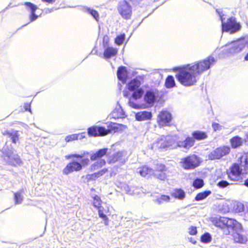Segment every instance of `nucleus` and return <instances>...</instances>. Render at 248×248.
<instances>
[{
  "label": "nucleus",
  "mask_w": 248,
  "mask_h": 248,
  "mask_svg": "<svg viewBox=\"0 0 248 248\" xmlns=\"http://www.w3.org/2000/svg\"><path fill=\"white\" fill-rule=\"evenodd\" d=\"M216 60L212 56H209L202 61L194 64H187L177 67L174 70L178 71L175 77L177 80L185 86H191L197 81V77L202 72L209 69L214 64Z\"/></svg>",
  "instance_id": "f257e3e1"
},
{
  "label": "nucleus",
  "mask_w": 248,
  "mask_h": 248,
  "mask_svg": "<svg viewBox=\"0 0 248 248\" xmlns=\"http://www.w3.org/2000/svg\"><path fill=\"white\" fill-rule=\"evenodd\" d=\"M242 167L244 168V173H248V155H242L240 157V165L235 163L230 167L229 171H227L229 179L235 184L242 182L243 173Z\"/></svg>",
  "instance_id": "f03ea898"
},
{
  "label": "nucleus",
  "mask_w": 248,
  "mask_h": 248,
  "mask_svg": "<svg viewBox=\"0 0 248 248\" xmlns=\"http://www.w3.org/2000/svg\"><path fill=\"white\" fill-rule=\"evenodd\" d=\"M213 223L219 228L224 235H229L233 230L239 231L242 229V225L235 219L224 217H214Z\"/></svg>",
  "instance_id": "7ed1b4c3"
},
{
  "label": "nucleus",
  "mask_w": 248,
  "mask_h": 248,
  "mask_svg": "<svg viewBox=\"0 0 248 248\" xmlns=\"http://www.w3.org/2000/svg\"><path fill=\"white\" fill-rule=\"evenodd\" d=\"M247 41L243 38L228 42L225 45L226 52L230 55H234L241 52L247 44Z\"/></svg>",
  "instance_id": "20e7f679"
},
{
  "label": "nucleus",
  "mask_w": 248,
  "mask_h": 248,
  "mask_svg": "<svg viewBox=\"0 0 248 248\" xmlns=\"http://www.w3.org/2000/svg\"><path fill=\"white\" fill-rule=\"evenodd\" d=\"M1 151L4 160L9 165L15 166L22 163L19 156L17 154L14 153L12 148H9L8 146H5Z\"/></svg>",
  "instance_id": "39448f33"
},
{
  "label": "nucleus",
  "mask_w": 248,
  "mask_h": 248,
  "mask_svg": "<svg viewBox=\"0 0 248 248\" xmlns=\"http://www.w3.org/2000/svg\"><path fill=\"white\" fill-rule=\"evenodd\" d=\"M201 162V158L198 155L193 154L183 158L180 163L183 169L190 170L199 166Z\"/></svg>",
  "instance_id": "423d86ee"
},
{
  "label": "nucleus",
  "mask_w": 248,
  "mask_h": 248,
  "mask_svg": "<svg viewBox=\"0 0 248 248\" xmlns=\"http://www.w3.org/2000/svg\"><path fill=\"white\" fill-rule=\"evenodd\" d=\"M159 97L158 92L155 89L147 90L143 95L145 104H141V108H146L154 106Z\"/></svg>",
  "instance_id": "0eeeda50"
},
{
  "label": "nucleus",
  "mask_w": 248,
  "mask_h": 248,
  "mask_svg": "<svg viewBox=\"0 0 248 248\" xmlns=\"http://www.w3.org/2000/svg\"><path fill=\"white\" fill-rule=\"evenodd\" d=\"M221 27L222 32H229L230 34L235 33L241 29L240 24L237 22L234 17L229 18L226 22L225 21V20H222Z\"/></svg>",
  "instance_id": "6e6552de"
},
{
  "label": "nucleus",
  "mask_w": 248,
  "mask_h": 248,
  "mask_svg": "<svg viewBox=\"0 0 248 248\" xmlns=\"http://www.w3.org/2000/svg\"><path fill=\"white\" fill-rule=\"evenodd\" d=\"M90 162L88 158L83 159L80 162L73 161L68 163L62 170V173L64 175H68L74 171L81 170L83 166L87 165Z\"/></svg>",
  "instance_id": "1a4fd4ad"
},
{
  "label": "nucleus",
  "mask_w": 248,
  "mask_h": 248,
  "mask_svg": "<svg viewBox=\"0 0 248 248\" xmlns=\"http://www.w3.org/2000/svg\"><path fill=\"white\" fill-rule=\"evenodd\" d=\"M230 151L229 146H220L211 151L208 155V158L210 160L220 159L224 156L228 155Z\"/></svg>",
  "instance_id": "9d476101"
},
{
  "label": "nucleus",
  "mask_w": 248,
  "mask_h": 248,
  "mask_svg": "<svg viewBox=\"0 0 248 248\" xmlns=\"http://www.w3.org/2000/svg\"><path fill=\"white\" fill-rule=\"evenodd\" d=\"M132 91L133 92V93L131 96L129 98L128 101V104L129 106L134 108H141V104H138L135 102V101L142 96L144 93L143 89H138L137 90H135Z\"/></svg>",
  "instance_id": "9b49d317"
},
{
  "label": "nucleus",
  "mask_w": 248,
  "mask_h": 248,
  "mask_svg": "<svg viewBox=\"0 0 248 248\" xmlns=\"http://www.w3.org/2000/svg\"><path fill=\"white\" fill-rule=\"evenodd\" d=\"M106 128L103 126H93L88 128L90 137L104 136L107 135Z\"/></svg>",
  "instance_id": "f8f14e48"
},
{
  "label": "nucleus",
  "mask_w": 248,
  "mask_h": 248,
  "mask_svg": "<svg viewBox=\"0 0 248 248\" xmlns=\"http://www.w3.org/2000/svg\"><path fill=\"white\" fill-rule=\"evenodd\" d=\"M124 152L123 151H118L111 155H109L108 162L109 164H113L118 161L120 165H124L126 161L124 157Z\"/></svg>",
  "instance_id": "ddd939ff"
},
{
  "label": "nucleus",
  "mask_w": 248,
  "mask_h": 248,
  "mask_svg": "<svg viewBox=\"0 0 248 248\" xmlns=\"http://www.w3.org/2000/svg\"><path fill=\"white\" fill-rule=\"evenodd\" d=\"M158 122L160 125H169L171 120L172 116L167 111L162 110L158 114Z\"/></svg>",
  "instance_id": "4468645a"
},
{
  "label": "nucleus",
  "mask_w": 248,
  "mask_h": 248,
  "mask_svg": "<svg viewBox=\"0 0 248 248\" xmlns=\"http://www.w3.org/2000/svg\"><path fill=\"white\" fill-rule=\"evenodd\" d=\"M24 5L26 6L27 10L30 12V22L36 20L38 17V16L35 14V12L38 9L37 6L31 2H26Z\"/></svg>",
  "instance_id": "2eb2a0df"
},
{
  "label": "nucleus",
  "mask_w": 248,
  "mask_h": 248,
  "mask_svg": "<svg viewBox=\"0 0 248 248\" xmlns=\"http://www.w3.org/2000/svg\"><path fill=\"white\" fill-rule=\"evenodd\" d=\"M111 150L107 148L99 149L91 155L90 158L92 160H95L101 158L105 155H109L111 154Z\"/></svg>",
  "instance_id": "dca6fc26"
},
{
  "label": "nucleus",
  "mask_w": 248,
  "mask_h": 248,
  "mask_svg": "<svg viewBox=\"0 0 248 248\" xmlns=\"http://www.w3.org/2000/svg\"><path fill=\"white\" fill-rule=\"evenodd\" d=\"M169 138V136H162L156 142L153 144V147L157 149H164L168 147L170 145L168 141Z\"/></svg>",
  "instance_id": "f3484780"
},
{
  "label": "nucleus",
  "mask_w": 248,
  "mask_h": 248,
  "mask_svg": "<svg viewBox=\"0 0 248 248\" xmlns=\"http://www.w3.org/2000/svg\"><path fill=\"white\" fill-rule=\"evenodd\" d=\"M117 76L119 80L121 81L123 84H125L128 77L126 67L124 66H120L117 70Z\"/></svg>",
  "instance_id": "a211bd4d"
},
{
  "label": "nucleus",
  "mask_w": 248,
  "mask_h": 248,
  "mask_svg": "<svg viewBox=\"0 0 248 248\" xmlns=\"http://www.w3.org/2000/svg\"><path fill=\"white\" fill-rule=\"evenodd\" d=\"M107 127L108 128H106L107 135L112 132H116L119 131L123 130L124 128H125L126 126L123 124L111 122Z\"/></svg>",
  "instance_id": "6ab92c4d"
},
{
  "label": "nucleus",
  "mask_w": 248,
  "mask_h": 248,
  "mask_svg": "<svg viewBox=\"0 0 248 248\" xmlns=\"http://www.w3.org/2000/svg\"><path fill=\"white\" fill-rule=\"evenodd\" d=\"M141 80H143V78L140 77H136L133 79L126 85L129 91H134L140 89L139 87L141 85Z\"/></svg>",
  "instance_id": "aec40b11"
},
{
  "label": "nucleus",
  "mask_w": 248,
  "mask_h": 248,
  "mask_svg": "<svg viewBox=\"0 0 248 248\" xmlns=\"http://www.w3.org/2000/svg\"><path fill=\"white\" fill-rule=\"evenodd\" d=\"M152 118V113L150 111H142L135 114V119L138 121H143L151 120Z\"/></svg>",
  "instance_id": "412c9836"
},
{
  "label": "nucleus",
  "mask_w": 248,
  "mask_h": 248,
  "mask_svg": "<svg viewBox=\"0 0 248 248\" xmlns=\"http://www.w3.org/2000/svg\"><path fill=\"white\" fill-rule=\"evenodd\" d=\"M194 139L192 137H187L184 140L179 141L177 145L179 147L189 149L194 145Z\"/></svg>",
  "instance_id": "4be33fe9"
},
{
  "label": "nucleus",
  "mask_w": 248,
  "mask_h": 248,
  "mask_svg": "<svg viewBox=\"0 0 248 248\" xmlns=\"http://www.w3.org/2000/svg\"><path fill=\"white\" fill-rule=\"evenodd\" d=\"M3 135L7 136L10 138L13 143H16L19 140V134L16 130L12 129L9 131H5L2 133Z\"/></svg>",
  "instance_id": "5701e85b"
},
{
  "label": "nucleus",
  "mask_w": 248,
  "mask_h": 248,
  "mask_svg": "<svg viewBox=\"0 0 248 248\" xmlns=\"http://www.w3.org/2000/svg\"><path fill=\"white\" fill-rule=\"evenodd\" d=\"M243 229L239 231H235V232L232 234V237L234 242L240 244H245L247 241V238L246 236L238 232L239 231H241Z\"/></svg>",
  "instance_id": "b1692460"
},
{
  "label": "nucleus",
  "mask_w": 248,
  "mask_h": 248,
  "mask_svg": "<svg viewBox=\"0 0 248 248\" xmlns=\"http://www.w3.org/2000/svg\"><path fill=\"white\" fill-rule=\"evenodd\" d=\"M137 172L142 177H149L154 173V170L147 166H145L140 168Z\"/></svg>",
  "instance_id": "393cba45"
},
{
  "label": "nucleus",
  "mask_w": 248,
  "mask_h": 248,
  "mask_svg": "<svg viewBox=\"0 0 248 248\" xmlns=\"http://www.w3.org/2000/svg\"><path fill=\"white\" fill-rule=\"evenodd\" d=\"M117 49L113 47H107L104 52V57L105 59H109L116 55L117 53Z\"/></svg>",
  "instance_id": "a878e982"
},
{
  "label": "nucleus",
  "mask_w": 248,
  "mask_h": 248,
  "mask_svg": "<svg viewBox=\"0 0 248 248\" xmlns=\"http://www.w3.org/2000/svg\"><path fill=\"white\" fill-rule=\"evenodd\" d=\"M171 195L173 197L179 200H184L186 197V193L182 188L174 189Z\"/></svg>",
  "instance_id": "bb28decb"
},
{
  "label": "nucleus",
  "mask_w": 248,
  "mask_h": 248,
  "mask_svg": "<svg viewBox=\"0 0 248 248\" xmlns=\"http://www.w3.org/2000/svg\"><path fill=\"white\" fill-rule=\"evenodd\" d=\"M230 141L232 147L234 149L237 148L241 146L243 142L242 139L238 136H234L231 139Z\"/></svg>",
  "instance_id": "cd10ccee"
},
{
  "label": "nucleus",
  "mask_w": 248,
  "mask_h": 248,
  "mask_svg": "<svg viewBox=\"0 0 248 248\" xmlns=\"http://www.w3.org/2000/svg\"><path fill=\"white\" fill-rule=\"evenodd\" d=\"M192 136L194 141L203 140L207 138L206 133L202 131H195L192 133Z\"/></svg>",
  "instance_id": "c85d7f7f"
},
{
  "label": "nucleus",
  "mask_w": 248,
  "mask_h": 248,
  "mask_svg": "<svg viewBox=\"0 0 248 248\" xmlns=\"http://www.w3.org/2000/svg\"><path fill=\"white\" fill-rule=\"evenodd\" d=\"M124 112L120 105L116 107L115 109L111 112V116L115 119L123 117Z\"/></svg>",
  "instance_id": "c756f323"
},
{
  "label": "nucleus",
  "mask_w": 248,
  "mask_h": 248,
  "mask_svg": "<svg viewBox=\"0 0 248 248\" xmlns=\"http://www.w3.org/2000/svg\"><path fill=\"white\" fill-rule=\"evenodd\" d=\"M107 170L103 169L98 172L86 175V179L88 181L94 180L100 176L103 175L107 172Z\"/></svg>",
  "instance_id": "7c9ffc66"
},
{
  "label": "nucleus",
  "mask_w": 248,
  "mask_h": 248,
  "mask_svg": "<svg viewBox=\"0 0 248 248\" xmlns=\"http://www.w3.org/2000/svg\"><path fill=\"white\" fill-rule=\"evenodd\" d=\"M211 194L210 190H205L203 192H200L197 194L195 197L196 201H200L206 198Z\"/></svg>",
  "instance_id": "2f4dec72"
},
{
  "label": "nucleus",
  "mask_w": 248,
  "mask_h": 248,
  "mask_svg": "<svg viewBox=\"0 0 248 248\" xmlns=\"http://www.w3.org/2000/svg\"><path fill=\"white\" fill-rule=\"evenodd\" d=\"M165 86L167 88H171L175 86V82L172 76H168L165 80Z\"/></svg>",
  "instance_id": "473e14b6"
},
{
  "label": "nucleus",
  "mask_w": 248,
  "mask_h": 248,
  "mask_svg": "<svg viewBox=\"0 0 248 248\" xmlns=\"http://www.w3.org/2000/svg\"><path fill=\"white\" fill-rule=\"evenodd\" d=\"M106 164V161L104 159H100L98 160L95 163H94L91 166L92 170H95L101 168L103 166Z\"/></svg>",
  "instance_id": "72a5a7b5"
},
{
  "label": "nucleus",
  "mask_w": 248,
  "mask_h": 248,
  "mask_svg": "<svg viewBox=\"0 0 248 248\" xmlns=\"http://www.w3.org/2000/svg\"><path fill=\"white\" fill-rule=\"evenodd\" d=\"M22 193L23 190H20L14 193V200L16 204H19L22 203L23 199V197L22 195Z\"/></svg>",
  "instance_id": "f704fd0d"
},
{
  "label": "nucleus",
  "mask_w": 248,
  "mask_h": 248,
  "mask_svg": "<svg viewBox=\"0 0 248 248\" xmlns=\"http://www.w3.org/2000/svg\"><path fill=\"white\" fill-rule=\"evenodd\" d=\"M167 171H155L154 170V173L152 174L154 177L159 180L164 181L167 179Z\"/></svg>",
  "instance_id": "c9c22d12"
},
{
  "label": "nucleus",
  "mask_w": 248,
  "mask_h": 248,
  "mask_svg": "<svg viewBox=\"0 0 248 248\" xmlns=\"http://www.w3.org/2000/svg\"><path fill=\"white\" fill-rule=\"evenodd\" d=\"M92 198L93 199V205L95 208L98 209L103 207L101 206L102 201L99 196L97 195H93L92 196Z\"/></svg>",
  "instance_id": "e433bc0d"
},
{
  "label": "nucleus",
  "mask_w": 248,
  "mask_h": 248,
  "mask_svg": "<svg viewBox=\"0 0 248 248\" xmlns=\"http://www.w3.org/2000/svg\"><path fill=\"white\" fill-rule=\"evenodd\" d=\"M83 11L90 14L96 21H98L99 14L97 11L87 7H84Z\"/></svg>",
  "instance_id": "4c0bfd02"
},
{
  "label": "nucleus",
  "mask_w": 248,
  "mask_h": 248,
  "mask_svg": "<svg viewBox=\"0 0 248 248\" xmlns=\"http://www.w3.org/2000/svg\"><path fill=\"white\" fill-rule=\"evenodd\" d=\"M170 200V197L168 195H162L159 198L154 200L155 203L160 205L163 202H169Z\"/></svg>",
  "instance_id": "58836bf2"
},
{
  "label": "nucleus",
  "mask_w": 248,
  "mask_h": 248,
  "mask_svg": "<svg viewBox=\"0 0 248 248\" xmlns=\"http://www.w3.org/2000/svg\"><path fill=\"white\" fill-rule=\"evenodd\" d=\"M211 240L212 236L209 232H205L203 233L201 237V242L205 244L210 243Z\"/></svg>",
  "instance_id": "ea45409f"
},
{
  "label": "nucleus",
  "mask_w": 248,
  "mask_h": 248,
  "mask_svg": "<svg viewBox=\"0 0 248 248\" xmlns=\"http://www.w3.org/2000/svg\"><path fill=\"white\" fill-rule=\"evenodd\" d=\"M204 185V181L201 178H196L193 182L192 186L196 189L200 188Z\"/></svg>",
  "instance_id": "a19ab883"
},
{
  "label": "nucleus",
  "mask_w": 248,
  "mask_h": 248,
  "mask_svg": "<svg viewBox=\"0 0 248 248\" xmlns=\"http://www.w3.org/2000/svg\"><path fill=\"white\" fill-rule=\"evenodd\" d=\"M83 138V137L82 135L79 134H73L66 136L65 140L66 142H70L75 140H78V138L81 139Z\"/></svg>",
  "instance_id": "79ce46f5"
},
{
  "label": "nucleus",
  "mask_w": 248,
  "mask_h": 248,
  "mask_svg": "<svg viewBox=\"0 0 248 248\" xmlns=\"http://www.w3.org/2000/svg\"><path fill=\"white\" fill-rule=\"evenodd\" d=\"M125 35L124 33L117 35L115 39V43L118 46L122 45L125 40Z\"/></svg>",
  "instance_id": "37998d69"
},
{
  "label": "nucleus",
  "mask_w": 248,
  "mask_h": 248,
  "mask_svg": "<svg viewBox=\"0 0 248 248\" xmlns=\"http://www.w3.org/2000/svg\"><path fill=\"white\" fill-rule=\"evenodd\" d=\"M155 171H167L168 170V169L166 166L162 163H157L156 164H155Z\"/></svg>",
  "instance_id": "c03bdc74"
},
{
  "label": "nucleus",
  "mask_w": 248,
  "mask_h": 248,
  "mask_svg": "<svg viewBox=\"0 0 248 248\" xmlns=\"http://www.w3.org/2000/svg\"><path fill=\"white\" fill-rule=\"evenodd\" d=\"M234 209L236 212L240 213L244 211L245 206L242 203L238 202L234 204Z\"/></svg>",
  "instance_id": "a18cd8bd"
},
{
  "label": "nucleus",
  "mask_w": 248,
  "mask_h": 248,
  "mask_svg": "<svg viewBox=\"0 0 248 248\" xmlns=\"http://www.w3.org/2000/svg\"><path fill=\"white\" fill-rule=\"evenodd\" d=\"M229 184L227 181L222 180L217 183V186L220 188H224L229 186Z\"/></svg>",
  "instance_id": "49530a36"
},
{
  "label": "nucleus",
  "mask_w": 248,
  "mask_h": 248,
  "mask_svg": "<svg viewBox=\"0 0 248 248\" xmlns=\"http://www.w3.org/2000/svg\"><path fill=\"white\" fill-rule=\"evenodd\" d=\"M188 233L192 235H196L197 233L196 227L193 226H190L188 229Z\"/></svg>",
  "instance_id": "de8ad7c7"
},
{
  "label": "nucleus",
  "mask_w": 248,
  "mask_h": 248,
  "mask_svg": "<svg viewBox=\"0 0 248 248\" xmlns=\"http://www.w3.org/2000/svg\"><path fill=\"white\" fill-rule=\"evenodd\" d=\"M103 207L98 209L99 217L103 219H108L107 216L103 212Z\"/></svg>",
  "instance_id": "09e8293b"
},
{
  "label": "nucleus",
  "mask_w": 248,
  "mask_h": 248,
  "mask_svg": "<svg viewBox=\"0 0 248 248\" xmlns=\"http://www.w3.org/2000/svg\"><path fill=\"white\" fill-rule=\"evenodd\" d=\"M216 12L219 16L221 22L222 21V20L225 19V18L223 17L224 15L223 14V12H222V11L221 9H216Z\"/></svg>",
  "instance_id": "8fccbe9b"
},
{
  "label": "nucleus",
  "mask_w": 248,
  "mask_h": 248,
  "mask_svg": "<svg viewBox=\"0 0 248 248\" xmlns=\"http://www.w3.org/2000/svg\"><path fill=\"white\" fill-rule=\"evenodd\" d=\"M24 108L26 111H29L30 112H31V104L28 103H26L24 104Z\"/></svg>",
  "instance_id": "3c124183"
},
{
  "label": "nucleus",
  "mask_w": 248,
  "mask_h": 248,
  "mask_svg": "<svg viewBox=\"0 0 248 248\" xmlns=\"http://www.w3.org/2000/svg\"><path fill=\"white\" fill-rule=\"evenodd\" d=\"M71 156H72V157H77V158H81L82 157H83V155H80L79 154H73V155H69L68 156H67L66 157L67 158H70Z\"/></svg>",
  "instance_id": "603ef678"
},
{
  "label": "nucleus",
  "mask_w": 248,
  "mask_h": 248,
  "mask_svg": "<svg viewBox=\"0 0 248 248\" xmlns=\"http://www.w3.org/2000/svg\"><path fill=\"white\" fill-rule=\"evenodd\" d=\"M219 126V124H218L214 123L212 124V127L215 131H216L218 129V128Z\"/></svg>",
  "instance_id": "864d4df0"
},
{
  "label": "nucleus",
  "mask_w": 248,
  "mask_h": 248,
  "mask_svg": "<svg viewBox=\"0 0 248 248\" xmlns=\"http://www.w3.org/2000/svg\"><path fill=\"white\" fill-rule=\"evenodd\" d=\"M188 240H189V242H190L191 243H192L193 244H195L197 243V241L192 237L188 238Z\"/></svg>",
  "instance_id": "5fc2aeb1"
},
{
  "label": "nucleus",
  "mask_w": 248,
  "mask_h": 248,
  "mask_svg": "<svg viewBox=\"0 0 248 248\" xmlns=\"http://www.w3.org/2000/svg\"><path fill=\"white\" fill-rule=\"evenodd\" d=\"M56 0H42V1L46 2H47L49 3H52L55 1Z\"/></svg>",
  "instance_id": "6e6d98bb"
},
{
  "label": "nucleus",
  "mask_w": 248,
  "mask_h": 248,
  "mask_svg": "<svg viewBox=\"0 0 248 248\" xmlns=\"http://www.w3.org/2000/svg\"><path fill=\"white\" fill-rule=\"evenodd\" d=\"M108 36H105L104 37V38H103V42L104 43H105V42L106 41V43H107V41H108Z\"/></svg>",
  "instance_id": "4d7b16f0"
},
{
  "label": "nucleus",
  "mask_w": 248,
  "mask_h": 248,
  "mask_svg": "<svg viewBox=\"0 0 248 248\" xmlns=\"http://www.w3.org/2000/svg\"><path fill=\"white\" fill-rule=\"evenodd\" d=\"M104 220V223L105 225H108V219H103Z\"/></svg>",
  "instance_id": "13d9d810"
},
{
  "label": "nucleus",
  "mask_w": 248,
  "mask_h": 248,
  "mask_svg": "<svg viewBox=\"0 0 248 248\" xmlns=\"http://www.w3.org/2000/svg\"><path fill=\"white\" fill-rule=\"evenodd\" d=\"M244 185L248 187V178L245 181Z\"/></svg>",
  "instance_id": "bf43d9fd"
},
{
  "label": "nucleus",
  "mask_w": 248,
  "mask_h": 248,
  "mask_svg": "<svg viewBox=\"0 0 248 248\" xmlns=\"http://www.w3.org/2000/svg\"><path fill=\"white\" fill-rule=\"evenodd\" d=\"M244 59L245 61H248V53L245 56Z\"/></svg>",
  "instance_id": "052dcab7"
},
{
  "label": "nucleus",
  "mask_w": 248,
  "mask_h": 248,
  "mask_svg": "<svg viewBox=\"0 0 248 248\" xmlns=\"http://www.w3.org/2000/svg\"><path fill=\"white\" fill-rule=\"evenodd\" d=\"M124 97H128V94H127V93H124Z\"/></svg>",
  "instance_id": "680f3d73"
},
{
  "label": "nucleus",
  "mask_w": 248,
  "mask_h": 248,
  "mask_svg": "<svg viewBox=\"0 0 248 248\" xmlns=\"http://www.w3.org/2000/svg\"><path fill=\"white\" fill-rule=\"evenodd\" d=\"M8 7H9V6L7 7H6L5 9H3L1 12H4L6 11V10L8 9Z\"/></svg>",
  "instance_id": "e2e57ef3"
},
{
  "label": "nucleus",
  "mask_w": 248,
  "mask_h": 248,
  "mask_svg": "<svg viewBox=\"0 0 248 248\" xmlns=\"http://www.w3.org/2000/svg\"><path fill=\"white\" fill-rule=\"evenodd\" d=\"M26 25H27V24H25V25H24L22 26V27H24V26H25Z\"/></svg>",
  "instance_id": "0e129e2a"
}]
</instances>
